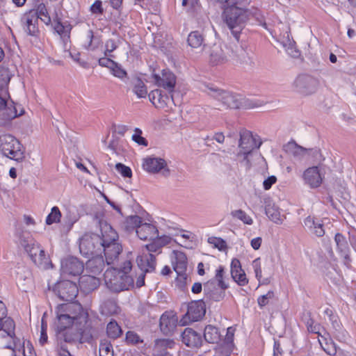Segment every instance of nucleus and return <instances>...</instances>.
Listing matches in <instances>:
<instances>
[{"instance_id": "f257e3e1", "label": "nucleus", "mask_w": 356, "mask_h": 356, "mask_svg": "<svg viewBox=\"0 0 356 356\" xmlns=\"http://www.w3.org/2000/svg\"><path fill=\"white\" fill-rule=\"evenodd\" d=\"M56 316L60 330L74 326L77 333L69 336L68 332L63 334L65 342L76 341L79 338L90 341L97 334L94 322L88 318V314L78 302L62 304L57 307Z\"/></svg>"}, {"instance_id": "f03ea898", "label": "nucleus", "mask_w": 356, "mask_h": 356, "mask_svg": "<svg viewBox=\"0 0 356 356\" xmlns=\"http://www.w3.org/2000/svg\"><path fill=\"white\" fill-rule=\"evenodd\" d=\"M249 2V0H237L225 8L222 14L224 22L237 43H239L241 31L250 16V11L245 8Z\"/></svg>"}, {"instance_id": "7ed1b4c3", "label": "nucleus", "mask_w": 356, "mask_h": 356, "mask_svg": "<svg viewBox=\"0 0 356 356\" xmlns=\"http://www.w3.org/2000/svg\"><path fill=\"white\" fill-rule=\"evenodd\" d=\"M132 264L130 260H126L120 269L111 268L104 274L106 286L111 292L120 293L128 291L134 286V279L129 275L131 270Z\"/></svg>"}, {"instance_id": "20e7f679", "label": "nucleus", "mask_w": 356, "mask_h": 356, "mask_svg": "<svg viewBox=\"0 0 356 356\" xmlns=\"http://www.w3.org/2000/svg\"><path fill=\"white\" fill-rule=\"evenodd\" d=\"M99 227L104 234L102 252L108 265L112 264L118 259L122 251V246L118 242V234L106 221L99 222Z\"/></svg>"}, {"instance_id": "39448f33", "label": "nucleus", "mask_w": 356, "mask_h": 356, "mask_svg": "<svg viewBox=\"0 0 356 356\" xmlns=\"http://www.w3.org/2000/svg\"><path fill=\"white\" fill-rule=\"evenodd\" d=\"M201 90L228 108H239L242 106L241 95L222 90L213 84H204Z\"/></svg>"}, {"instance_id": "423d86ee", "label": "nucleus", "mask_w": 356, "mask_h": 356, "mask_svg": "<svg viewBox=\"0 0 356 356\" xmlns=\"http://www.w3.org/2000/svg\"><path fill=\"white\" fill-rule=\"evenodd\" d=\"M0 152L3 156L16 161H22L25 158L23 145L10 134L0 136Z\"/></svg>"}, {"instance_id": "0eeeda50", "label": "nucleus", "mask_w": 356, "mask_h": 356, "mask_svg": "<svg viewBox=\"0 0 356 356\" xmlns=\"http://www.w3.org/2000/svg\"><path fill=\"white\" fill-rule=\"evenodd\" d=\"M86 233L79 238V250L86 257L102 254L104 234Z\"/></svg>"}, {"instance_id": "6e6552de", "label": "nucleus", "mask_w": 356, "mask_h": 356, "mask_svg": "<svg viewBox=\"0 0 356 356\" xmlns=\"http://www.w3.org/2000/svg\"><path fill=\"white\" fill-rule=\"evenodd\" d=\"M239 135L238 147L241 150L237 153L236 156L238 159L242 158V161H245L248 163V156L253 149L259 148L262 142L257 135L254 136L251 131L247 129L241 130Z\"/></svg>"}, {"instance_id": "1a4fd4ad", "label": "nucleus", "mask_w": 356, "mask_h": 356, "mask_svg": "<svg viewBox=\"0 0 356 356\" xmlns=\"http://www.w3.org/2000/svg\"><path fill=\"white\" fill-rule=\"evenodd\" d=\"M292 86L296 92L304 95H310L318 90L320 86V81L313 76L304 74L296 78Z\"/></svg>"}, {"instance_id": "9d476101", "label": "nucleus", "mask_w": 356, "mask_h": 356, "mask_svg": "<svg viewBox=\"0 0 356 356\" xmlns=\"http://www.w3.org/2000/svg\"><path fill=\"white\" fill-rule=\"evenodd\" d=\"M143 168L149 173H161L163 177H168L170 171L168 168L167 162L162 158L147 156L143 159Z\"/></svg>"}, {"instance_id": "9b49d317", "label": "nucleus", "mask_w": 356, "mask_h": 356, "mask_svg": "<svg viewBox=\"0 0 356 356\" xmlns=\"http://www.w3.org/2000/svg\"><path fill=\"white\" fill-rule=\"evenodd\" d=\"M53 291L60 299L65 301H72L76 298L79 289L74 282L65 280L56 283L53 289Z\"/></svg>"}, {"instance_id": "f8f14e48", "label": "nucleus", "mask_w": 356, "mask_h": 356, "mask_svg": "<svg viewBox=\"0 0 356 356\" xmlns=\"http://www.w3.org/2000/svg\"><path fill=\"white\" fill-rule=\"evenodd\" d=\"M79 41L81 46L88 51L96 50L102 43L101 36L95 35L88 24L83 25Z\"/></svg>"}, {"instance_id": "ddd939ff", "label": "nucleus", "mask_w": 356, "mask_h": 356, "mask_svg": "<svg viewBox=\"0 0 356 356\" xmlns=\"http://www.w3.org/2000/svg\"><path fill=\"white\" fill-rule=\"evenodd\" d=\"M44 5L40 4L37 10H31L26 13L24 17V25L28 33L31 35H35L38 33V19L42 20V16L44 15L43 9Z\"/></svg>"}, {"instance_id": "4468645a", "label": "nucleus", "mask_w": 356, "mask_h": 356, "mask_svg": "<svg viewBox=\"0 0 356 356\" xmlns=\"http://www.w3.org/2000/svg\"><path fill=\"white\" fill-rule=\"evenodd\" d=\"M84 269L83 261L77 257L69 256L61 261V272L64 275L78 276Z\"/></svg>"}, {"instance_id": "2eb2a0df", "label": "nucleus", "mask_w": 356, "mask_h": 356, "mask_svg": "<svg viewBox=\"0 0 356 356\" xmlns=\"http://www.w3.org/2000/svg\"><path fill=\"white\" fill-rule=\"evenodd\" d=\"M305 323L309 332L317 334L318 337H321V339H318V341L324 350L330 355H335L337 349L334 343L331 339H329L330 342H328L327 339L320 334V325H314V320L310 318L307 320Z\"/></svg>"}, {"instance_id": "dca6fc26", "label": "nucleus", "mask_w": 356, "mask_h": 356, "mask_svg": "<svg viewBox=\"0 0 356 356\" xmlns=\"http://www.w3.org/2000/svg\"><path fill=\"white\" fill-rule=\"evenodd\" d=\"M17 229V235L19 237V244L25 249L29 253L32 261L35 264H42L43 261V250L40 249L38 245L31 243L32 240H26L22 238V233Z\"/></svg>"}, {"instance_id": "f3484780", "label": "nucleus", "mask_w": 356, "mask_h": 356, "mask_svg": "<svg viewBox=\"0 0 356 356\" xmlns=\"http://www.w3.org/2000/svg\"><path fill=\"white\" fill-rule=\"evenodd\" d=\"M153 78L159 87L163 88L170 92L173 91L176 84V76L169 70H163L161 74H154Z\"/></svg>"}, {"instance_id": "a211bd4d", "label": "nucleus", "mask_w": 356, "mask_h": 356, "mask_svg": "<svg viewBox=\"0 0 356 356\" xmlns=\"http://www.w3.org/2000/svg\"><path fill=\"white\" fill-rule=\"evenodd\" d=\"M149 101L159 108L167 109L171 108L173 103V97H170L168 95L163 94L161 90L156 89L148 94Z\"/></svg>"}, {"instance_id": "6ab92c4d", "label": "nucleus", "mask_w": 356, "mask_h": 356, "mask_svg": "<svg viewBox=\"0 0 356 356\" xmlns=\"http://www.w3.org/2000/svg\"><path fill=\"white\" fill-rule=\"evenodd\" d=\"M205 312V304L202 300L192 301L188 305L185 318L192 322L197 321L204 316Z\"/></svg>"}, {"instance_id": "aec40b11", "label": "nucleus", "mask_w": 356, "mask_h": 356, "mask_svg": "<svg viewBox=\"0 0 356 356\" xmlns=\"http://www.w3.org/2000/svg\"><path fill=\"white\" fill-rule=\"evenodd\" d=\"M51 27L57 33L63 43L65 50H69L70 48V32L72 26L67 22L62 23L59 21H54L51 23Z\"/></svg>"}, {"instance_id": "412c9836", "label": "nucleus", "mask_w": 356, "mask_h": 356, "mask_svg": "<svg viewBox=\"0 0 356 356\" xmlns=\"http://www.w3.org/2000/svg\"><path fill=\"white\" fill-rule=\"evenodd\" d=\"M231 54L229 55L236 62L241 64H250L252 63V58L245 49V45L243 44H233L229 47Z\"/></svg>"}, {"instance_id": "4be33fe9", "label": "nucleus", "mask_w": 356, "mask_h": 356, "mask_svg": "<svg viewBox=\"0 0 356 356\" xmlns=\"http://www.w3.org/2000/svg\"><path fill=\"white\" fill-rule=\"evenodd\" d=\"M182 342L191 348H198L202 345V337L193 329L187 327L181 334Z\"/></svg>"}, {"instance_id": "5701e85b", "label": "nucleus", "mask_w": 356, "mask_h": 356, "mask_svg": "<svg viewBox=\"0 0 356 356\" xmlns=\"http://www.w3.org/2000/svg\"><path fill=\"white\" fill-rule=\"evenodd\" d=\"M323 225L324 224L322 220L310 216L304 220V227L318 237L323 236L325 234Z\"/></svg>"}, {"instance_id": "b1692460", "label": "nucleus", "mask_w": 356, "mask_h": 356, "mask_svg": "<svg viewBox=\"0 0 356 356\" xmlns=\"http://www.w3.org/2000/svg\"><path fill=\"white\" fill-rule=\"evenodd\" d=\"M136 263L143 273H149L155 270L156 258L152 253L144 254L137 257Z\"/></svg>"}, {"instance_id": "393cba45", "label": "nucleus", "mask_w": 356, "mask_h": 356, "mask_svg": "<svg viewBox=\"0 0 356 356\" xmlns=\"http://www.w3.org/2000/svg\"><path fill=\"white\" fill-rule=\"evenodd\" d=\"M79 284L81 291L89 293L99 286L100 281L95 275H83L80 277Z\"/></svg>"}, {"instance_id": "a878e982", "label": "nucleus", "mask_w": 356, "mask_h": 356, "mask_svg": "<svg viewBox=\"0 0 356 356\" xmlns=\"http://www.w3.org/2000/svg\"><path fill=\"white\" fill-rule=\"evenodd\" d=\"M334 241L337 252L344 259L345 264H348L350 261V249L346 237L341 233H337L334 236Z\"/></svg>"}, {"instance_id": "bb28decb", "label": "nucleus", "mask_w": 356, "mask_h": 356, "mask_svg": "<svg viewBox=\"0 0 356 356\" xmlns=\"http://www.w3.org/2000/svg\"><path fill=\"white\" fill-rule=\"evenodd\" d=\"M303 179L311 188H317L322 183V178L316 166L307 168L303 173Z\"/></svg>"}, {"instance_id": "cd10ccee", "label": "nucleus", "mask_w": 356, "mask_h": 356, "mask_svg": "<svg viewBox=\"0 0 356 356\" xmlns=\"http://www.w3.org/2000/svg\"><path fill=\"white\" fill-rule=\"evenodd\" d=\"M159 233L156 226L150 223H141L140 226L138 227L136 234L138 238L143 241H151L154 239Z\"/></svg>"}, {"instance_id": "c85d7f7f", "label": "nucleus", "mask_w": 356, "mask_h": 356, "mask_svg": "<svg viewBox=\"0 0 356 356\" xmlns=\"http://www.w3.org/2000/svg\"><path fill=\"white\" fill-rule=\"evenodd\" d=\"M172 254L175 256V260H172V265L175 271L179 276L185 274L187 268V257L185 253L181 251L173 250Z\"/></svg>"}, {"instance_id": "c756f323", "label": "nucleus", "mask_w": 356, "mask_h": 356, "mask_svg": "<svg viewBox=\"0 0 356 356\" xmlns=\"http://www.w3.org/2000/svg\"><path fill=\"white\" fill-rule=\"evenodd\" d=\"M231 275L233 280L240 286H245L248 282L246 275L237 259H234L232 262Z\"/></svg>"}, {"instance_id": "7c9ffc66", "label": "nucleus", "mask_w": 356, "mask_h": 356, "mask_svg": "<svg viewBox=\"0 0 356 356\" xmlns=\"http://www.w3.org/2000/svg\"><path fill=\"white\" fill-rule=\"evenodd\" d=\"M105 264L102 254H95L86 262V270L95 275L99 274L104 268Z\"/></svg>"}, {"instance_id": "2f4dec72", "label": "nucleus", "mask_w": 356, "mask_h": 356, "mask_svg": "<svg viewBox=\"0 0 356 356\" xmlns=\"http://www.w3.org/2000/svg\"><path fill=\"white\" fill-rule=\"evenodd\" d=\"M177 318L174 315L163 314L160 318V328L165 334H169L177 326Z\"/></svg>"}, {"instance_id": "473e14b6", "label": "nucleus", "mask_w": 356, "mask_h": 356, "mask_svg": "<svg viewBox=\"0 0 356 356\" xmlns=\"http://www.w3.org/2000/svg\"><path fill=\"white\" fill-rule=\"evenodd\" d=\"M284 150L289 154L292 155L297 159H302L311 149H305L298 145L294 141L289 142L284 146Z\"/></svg>"}, {"instance_id": "72a5a7b5", "label": "nucleus", "mask_w": 356, "mask_h": 356, "mask_svg": "<svg viewBox=\"0 0 356 356\" xmlns=\"http://www.w3.org/2000/svg\"><path fill=\"white\" fill-rule=\"evenodd\" d=\"M132 92L139 99L145 98L148 94L147 88L143 81L138 76H134L131 80Z\"/></svg>"}, {"instance_id": "f704fd0d", "label": "nucleus", "mask_w": 356, "mask_h": 356, "mask_svg": "<svg viewBox=\"0 0 356 356\" xmlns=\"http://www.w3.org/2000/svg\"><path fill=\"white\" fill-rule=\"evenodd\" d=\"M228 60L227 55L219 45H213L210 54V61L213 65H219Z\"/></svg>"}, {"instance_id": "c9c22d12", "label": "nucleus", "mask_w": 356, "mask_h": 356, "mask_svg": "<svg viewBox=\"0 0 356 356\" xmlns=\"http://www.w3.org/2000/svg\"><path fill=\"white\" fill-rule=\"evenodd\" d=\"M204 293L207 299L214 301H220L223 297V292L213 286L212 282H207L204 284Z\"/></svg>"}, {"instance_id": "e433bc0d", "label": "nucleus", "mask_w": 356, "mask_h": 356, "mask_svg": "<svg viewBox=\"0 0 356 356\" xmlns=\"http://www.w3.org/2000/svg\"><path fill=\"white\" fill-rule=\"evenodd\" d=\"M10 77L11 76L8 69H0V95L8 96V88Z\"/></svg>"}, {"instance_id": "4c0bfd02", "label": "nucleus", "mask_w": 356, "mask_h": 356, "mask_svg": "<svg viewBox=\"0 0 356 356\" xmlns=\"http://www.w3.org/2000/svg\"><path fill=\"white\" fill-rule=\"evenodd\" d=\"M187 41L188 45L193 49L202 50L204 47L203 35L197 31L188 35Z\"/></svg>"}, {"instance_id": "58836bf2", "label": "nucleus", "mask_w": 356, "mask_h": 356, "mask_svg": "<svg viewBox=\"0 0 356 356\" xmlns=\"http://www.w3.org/2000/svg\"><path fill=\"white\" fill-rule=\"evenodd\" d=\"M141 223V217L137 215L129 216L125 219L123 223V227L127 232H136L138 227L140 226Z\"/></svg>"}, {"instance_id": "ea45409f", "label": "nucleus", "mask_w": 356, "mask_h": 356, "mask_svg": "<svg viewBox=\"0 0 356 356\" xmlns=\"http://www.w3.org/2000/svg\"><path fill=\"white\" fill-rule=\"evenodd\" d=\"M204 337L208 343H215L220 340V334L216 327L209 325L204 328Z\"/></svg>"}, {"instance_id": "a19ab883", "label": "nucleus", "mask_w": 356, "mask_h": 356, "mask_svg": "<svg viewBox=\"0 0 356 356\" xmlns=\"http://www.w3.org/2000/svg\"><path fill=\"white\" fill-rule=\"evenodd\" d=\"M106 334L110 339H116L121 337L122 330L118 323L112 320L106 325Z\"/></svg>"}, {"instance_id": "79ce46f5", "label": "nucleus", "mask_w": 356, "mask_h": 356, "mask_svg": "<svg viewBox=\"0 0 356 356\" xmlns=\"http://www.w3.org/2000/svg\"><path fill=\"white\" fill-rule=\"evenodd\" d=\"M62 213L58 207H53L51 212L46 217V225L58 223L60 221Z\"/></svg>"}, {"instance_id": "37998d69", "label": "nucleus", "mask_w": 356, "mask_h": 356, "mask_svg": "<svg viewBox=\"0 0 356 356\" xmlns=\"http://www.w3.org/2000/svg\"><path fill=\"white\" fill-rule=\"evenodd\" d=\"M110 72L114 76L127 83L125 79L127 78V72L124 69L122 68L121 65L115 62L114 65L111 67Z\"/></svg>"}, {"instance_id": "c03bdc74", "label": "nucleus", "mask_w": 356, "mask_h": 356, "mask_svg": "<svg viewBox=\"0 0 356 356\" xmlns=\"http://www.w3.org/2000/svg\"><path fill=\"white\" fill-rule=\"evenodd\" d=\"M99 356H113V346L106 339L102 340L99 345Z\"/></svg>"}, {"instance_id": "a18cd8bd", "label": "nucleus", "mask_w": 356, "mask_h": 356, "mask_svg": "<svg viewBox=\"0 0 356 356\" xmlns=\"http://www.w3.org/2000/svg\"><path fill=\"white\" fill-rule=\"evenodd\" d=\"M266 214L268 216L270 220L275 222V223L281 222L280 213V211L270 205L266 207Z\"/></svg>"}, {"instance_id": "49530a36", "label": "nucleus", "mask_w": 356, "mask_h": 356, "mask_svg": "<svg viewBox=\"0 0 356 356\" xmlns=\"http://www.w3.org/2000/svg\"><path fill=\"white\" fill-rule=\"evenodd\" d=\"M232 215L233 217L236 218L243 221L245 224H252V219L248 215H247L245 211H242L241 209L235 210L232 211Z\"/></svg>"}, {"instance_id": "de8ad7c7", "label": "nucleus", "mask_w": 356, "mask_h": 356, "mask_svg": "<svg viewBox=\"0 0 356 356\" xmlns=\"http://www.w3.org/2000/svg\"><path fill=\"white\" fill-rule=\"evenodd\" d=\"M125 340L127 343L131 345L143 343V340L140 339L139 335L134 331H128L126 333Z\"/></svg>"}, {"instance_id": "09e8293b", "label": "nucleus", "mask_w": 356, "mask_h": 356, "mask_svg": "<svg viewBox=\"0 0 356 356\" xmlns=\"http://www.w3.org/2000/svg\"><path fill=\"white\" fill-rule=\"evenodd\" d=\"M118 40L116 41L113 39H108L105 43L104 56H112L111 53L115 50L118 47Z\"/></svg>"}, {"instance_id": "8fccbe9b", "label": "nucleus", "mask_w": 356, "mask_h": 356, "mask_svg": "<svg viewBox=\"0 0 356 356\" xmlns=\"http://www.w3.org/2000/svg\"><path fill=\"white\" fill-rule=\"evenodd\" d=\"M132 140L140 145L145 147L148 145L147 140L142 136V131L138 128L135 129Z\"/></svg>"}, {"instance_id": "3c124183", "label": "nucleus", "mask_w": 356, "mask_h": 356, "mask_svg": "<svg viewBox=\"0 0 356 356\" xmlns=\"http://www.w3.org/2000/svg\"><path fill=\"white\" fill-rule=\"evenodd\" d=\"M223 275H224V268L222 266H219V268L216 270V273L215 278L218 282V286L222 290L226 289L228 286L223 281Z\"/></svg>"}, {"instance_id": "603ef678", "label": "nucleus", "mask_w": 356, "mask_h": 356, "mask_svg": "<svg viewBox=\"0 0 356 356\" xmlns=\"http://www.w3.org/2000/svg\"><path fill=\"white\" fill-rule=\"evenodd\" d=\"M209 243L213 244L214 247L219 250H225L227 248L226 242L220 238L211 237L208 240Z\"/></svg>"}, {"instance_id": "864d4df0", "label": "nucleus", "mask_w": 356, "mask_h": 356, "mask_svg": "<svg viewBox=\"0 0 356 356\" xmlns=\"http://www.w3.org/2000/svg\"><path fill=\"white\" fill-rule=\"evenodd\" d=\"M115 168L119 173L124 177H131L132 172L129 167L124 165L122 163H118L115 165Z\"/></svg>"}, {"instance_id": "5fc2aeb1", "label": "nucleus", "mask_w": 356, "mask_h": 356, "mask_svg": "<svg viewBox=\"0 0 356 356\" xmlns=\"http://www.w3.org/2000/svg\"><path fill=\"white\" fill-rule=\"evenodd\" d=\"M274 298V292L269 291L266 294L261 296L257 299L258 305L260 307H263L268 305L269 300Z\"/></svg>"}, {"instance_id": "6e6d98bb", "label": "nucleus", "mask_w": 356, "mask_h": 356, "mask_svg": "<svg viewBox=\"0 0 356 356\" xmlns=\"http://www.w3.org/2000/svg\"><path fill=\"white\" fill-rule=\"evenodd\" d=\"M151 241H152V243L145 245L147 250L149 252H158L159 254L161 253V249L162 247L160 245L156 239L154 238Z\"/></svg>"}, {"instance_id": "4d7b16f0", "label": "nucleus", "mask_w": 356, "mask_h": 356, "mask_svg": "<svg viewBox=\"0 0 356 356\" xmlns=\"http://www.w3.org/2000/svg\"><path fill=\"white\" fill-rule=\"evenodd\" d=\"M252 267L254 268V273H255L256 278L257 279V280L259 282H260V280L262 277L261 266L260 259L259 258L255 259L252 261Z\"/></svg>"}, {"instance_id": "13d9d810", "label": "nucleus", "mask_w": 356, "mask_h": 356, "mask_svg": "<svg viewBox=\"0 0 356 356\" xmlns=\"http://www.w3.org/2000/svg\"><path fill=\"white\" fill-rule=\"evenodd\" d=\"M2 318H0V330L3 329L6 325H9V330L7 332L8 335L12 337L14 334L15 323L11 319H6L4 323L2 322Z\"/></svg>"}, {"instance_id": "bf43d9fd", "label": "nucleus", "mask_w": 356, "mask_h": 356, "mask_svg": "<svg viewBox=\"0 0 356 356\" xmlns=\"http://www.w3.org/2000/svg\"><path fill=\"white\" fill-rule=\"evenodd\" d=\"M108 57L109 56L107 57L105 56V57L100 58L98 60V63L100 66L107 67L110 70L115 61L113 60Z\"/></svg>"}, {"instance_id": "052dcab7", "label": "nucleus", "mask_w": 356, "mask_h": 356, "mask_svg": "<svg viewBox=\"0 0 356 356\" xmlns=\"http://www.w3.org/2000/svg\"><path fill=\"white\" fill-rule=\"evenodd\" d=\"M155 238L162 248L166 245L170 244L172 241V238L170 236L163 235L161 236H159V233L157 234V236L155 237Z\"/></svg>"}, {"instance_id": "680f3d73", "label": "nucleus", "mask_w": 356, "mask_h": 356, "mask_svg": "<svg viewBox=\"0 0 356 356\" xmlns=\"http://www.w3.org/2000/svg\"><path fill=\"white\" fill-rule=\"evenodd\" d=\"M90 10L92 13L102 14L103 13V8L102 6V1L97 0L91 6Z\"/></svg>"}, {"instance_id": "e2e57ef3", "label": "nucleus", "mask_w": 356, "mask_h": 356, "mask_svg": "<svg viewBox=\"0 0 356 356\" xmlns=\"http://www.w3.org/2000/svg\"><path fill=\"white\" fill-rule=\"evenodd\" d=\"M252 14L255 19L260 23V24L265 26L266 22L264 19V15L261 13L259 10L254 9V12L251 13L250 11V15Z\"/></svg>"}, {"instance_id": "0e129e2a", "label": "nucleus", "mask_w": 356, "mask_h": 356, "mask_svg": "<svg viewBox=\"0 0 356 356\" xmlns=\"http://www.w3.org/2000/svg\"><path fill=\"white\" fill-rule=\"evenodd\" d=\"M277 181V178L275 176L268 177L266 179L264 180L263 185L265 190H269L272 185L274 184Z\"/></svg>"}, {"instance_id": "69168bd1", "label": "nucleus", "mask_w": 356, "mask_h": 356, "mask_svg": "<svg viewBox=\"0 0 356 356\" xmlns=\"http://www.w3.org/2000/svg\"><path fill=\"white\" fill-rule=\"evenodd\" d=\"M40 343L43 345L44 344V314L41 317V330H40Z\"/></svg>"}, {"instance_id": "338daca9", "label": "nucleus", "mask_w": 356, "mask_h": 356, "mask_svg": "<svg viewBox=\"0 0 356 356\" xmlns=\"http://www.w3.org/2000/svg\"><path fill=\"white\" fill-rule=\"evenodd\" d=\"M349 241L353 248L356 251V230L348 232Z\"/></svg>"}, {"instance_id": "774afa93", "label": "nucleus", "mask_w": 356, "mask_h": 356, "mask_svg": "<svg viewBox=\"0 0 356 356\" xmlns=\"http://www.w3.org/2000/svg\"><path fill=\"white\" fill-rule=\"evenodd\" d=\"M262 239L261 237H257L251 241V246L254 250H258L261 244Z\"/></svg>"}]
</instances>
